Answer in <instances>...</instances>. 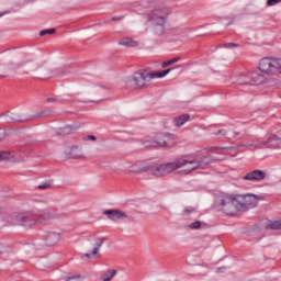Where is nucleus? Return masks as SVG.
<instances>
[{"instance_id": "obj_14", "label": "nucleus", "mask_w": 281, "mask_h": 281, "mask_svg": "<svg viewBox=\"0 0 281 281\" xmlns=\"http://www.w3.org/2000/svg\"><path fill=\"white\" fill-rule=\"evenodd\" d=\"M267 145H269L270 148H280L281 137L272 135L268 138V142L255 144V146H267Z\"/></svg>"}, {"instance_id": "obj_27", "label": "nucleus", "mask_w": 281, "mask_h": 281, "mask_svg": "<svg viewBox=\"0 0 281 281\" xmlns=\"http://www.w3.org/2000/svg\"><path fill=\"white\" fill-rule=\"evenodd\" d=\"M222 47H225L226 49H232V47H238V44L236 43H224Z\"/></svg>"}, {"instance_id": "obj_10", "label": "nucleus", "mask_w": 281, "mask_h": 281, "mask_svg": "<svg viewBox=\"0 0 281 281\" xmlns=\"http://www.w3.org/2000/svg\"><path fill=\"white\" fill-rule=\"evenodd\" d=\"M265 82V76L252 72L251 74V82L247 80V76H241L238 79V85H262Z\"/></svg>"}, {"instance_id": "obj_28", "label": "nucleus", "mask_w": 281, "mask_h": 281, "mask_svg": "<svg viewBox=\"0 0 281 281\" xmlns=\"http://www.w3.org/2000/svg\"><path fill=\"white\" fill-rule=\"evenodd\" d=\"M278 3H281V0H268L267 1V5L269 8L273 7V5H278Z\"/></svg>"}, {"instance_id": "obj_4", "label": "nucleus", "mask_w": 281, "mask_h": 281, "mask_svg": "<svg viewBox=\"0 0 281 281\" xmlns=\"http://www.w3.org/2000/svg\"><path fill=\"white\" fill-rule=\"evenodd\" d=\"M172 71V68H169L167 70H161L158 72H148V71H143V72H135L134 75L130 76L126 78V85L127 87H138V89H142L144 87H148V82L150 80H155V78H164L168 76Z\"/></svg>"}, {"instance_id": "obj_20", "label": "nucleus", "mask_w": 281, "mask_h": 281, "mask_svg": "<svg viewBox=\"0 0 281 281\" xmlns=\"http://www.w3.org/2000/svg\"><path fill=\"white\" fill-rule=\"evenodd\" d=\"M189 120H190V115L182 114V115L175 119V124L177 126H183V124H186V122H188Z\"/></svg>"}, {"instance_id": "obj_15", "label": "nucleus", "mask_w": 281, "mask_h": 281, "mask_svg": "<svg viewBox=\"0 0 281 281\" xmlns=\"http://www.w3.org/2000/svg\"><path fill=\"white\" fill-rule=\"evenodd\" d=\"M119 45H122L123 47H137L139 42L133 40V37H123L119 40Z\"/></svg>"}, {"instance_id": "obj_2", "label": "nucleus", "mask_w": 281, "mask_h": 281, "mask_svg": "<svg viewBox=\"0 0 281 281\" xmlns=\"http://www.w3.org/2000/svg\"><path fill=\"white\" fill-rule=\"evenodd\" d=\"M259 198L256 194H224L220 199V210L229 216H234L237 212H247L251 207L258 205Z\"/></svg>"}, {"instance_id": "obj_25", "label": "nucleus", "mask_w": 281, "mask_h": 281, "mask_svg": "<svg viewBox=\"0 0 281 281\" xmlns=\"http://www.w3.org/2000/svg\"><path fill=\"white\" fill-rule=\"evenodd\" d=\"M47 34H56V29H46L40 32V36H47Z\"/></svg>"}, {"instance_id": "obj_12", "label": "nucleus", "mask_w": 281, "mask_h": 281, "mask_svg": "<svg viewBox=\"0 0 281 281\" xmlns=\"http://www.w3.org/2000/svg\"><path fill=\"white\" fill-rule=\"evenodd\" d=\"M66 155L70 157V159H85V151L81 146L72 145L66 150Z\"/></svg>"}, {"instance_id": "obj_34", "label": "nucleus", "mask_w": 281, "mask_h": 281, "mask_svg": "<svg viewBox=\"0 0 281 281\" xmlns=\"http://www.w3.org/2000/svg\"><path fill=\"white\" fill-rule=\"evenodd\" d=\"M5 137V132L3 130H0V142Z\"/></svg>"}, {"instance_id": "obj_13", "label": "nucleus", "mask_w": 281, "mask_h": 281, "mask_svg": "<svg viewBox=\"0 0 281 281\" xmlns=\"http://www.w3.org/2000/svg\"><path fill=\"white\" fill-rule=\"evenodd\" d=\"M267 173L262 170H254L244 176V181H265Z\"/></svg>"}, {"instance_id": "obj_30", "label": "nucleus", "mask_w": 281, "mask_h": 281, "mask_svg": "<svg viewBox=\"0 0 281 281\" xmlns=\"http://www.w3.org/2000/svg\"><path fill=\"white\" fill-rule=\"evenodd\" d=\"M85 142H95V136L93 135H87L83 137Z\"/></svg>"}, {"instance_id": "obj_32", "label": "nucleus", "mask_w": 281, "mask_h": 281, "mask_svg": "<svg viewBox=\"0 0 281 281\" xmlns=\"http://www.w3.org/2000/svg\"><path fill=\"white\" fill-rule=\"evenodd\" d=\"M71 131H74V127H71V125H67L64 127V133H70Z\"/></svg>"}, {"instance_id": "obj_31", "label": "nucleus", "mask_w": 281, "mask_h": 281, "mask_svg": "<svg viewBox=\"0 0 281 281\" xmlns=\"http://www.w3.org/2000/svg\"><path fill=\"white\" fill-rule=\"evenodd\" d=\"M192 212H194V207H192V206L184 209V214H187V215L192 214Z\"/></svg>"}, {"instance_id": "obj_24", "label": "nucleus", "mask_w": 281, "mask_h": 281, "mask_svg": "<svg viewBox=\"0 0 281 281\" xmlns=\"http://www.w3.org/2000/svg\"><path fill=\"white\" fill-rule=\"evenodd\" d=\"M203 225V222L196 221L189 225L190 229H201V226Z\"/></svg>"}, {"instance_id": "obj_3", "label": "nucleus", "mask_w": 281, "mask_h": 281, "mask_svg": "<svg viewBox=\"0 0 281 281\" xmlns=\"http://www.w3.org/2000/svg\"><path fill=\"white\" fill-rule=\"evenodd\" d=\"M34 216L40 221H52L54 218V213L47 210H33L26 213H14L10 217V223L12 225H23L24 227H30L31 225H36V221H32L31 218Z\"/></svg>"}, {"instance_id": "obj_9", "label": "nucleus", "mask_w": 281, "mask_h": 281, "mask_svg": "<svg viewBox=\"0 0 281 281\" xmlns=\"http://www.w3.org/2000/svg\"><path fill=\"white\" fill-rule=\"evenodd\" d=\"M103 214L108 216L109 221H126L128 218V214L122 210H105Z\"/></svg>"}, {"instance_id": "obj_1", "label": "nucleus", "mask_w": 281, "mask_h": 281, "mask_svg": "<svg viewBox=\"0 0 281 281\" xmlns=\"http://www.w3.org/2000/svg\"><path fill=\"white\" fill-rule=\"evenodd\" d=\"M181 168L183 169V175H190L192 170L201 168V160H189L186 158H180L173 162H167L162 165L157 162H149L146 160H134L127 162L123 171L125 175H144V172H150L153 177H166V175H170V172H175V170H179Z\"/></svg>"}, {"instance_id": "obj_35", "label": "nucleus", "mask_w": 281, "mask_h": 281, "mask_svg": "<svg viewBox=\"0 0 281 281\" xmlns=\"http://www.w3.org/2000/svg\"><path fill=\"white\" fill-rule=\"evenodd\" d=\"M47 102H56V98L55 97L47 98Z\"/></svg>"}, {"instance_id": "obj_23", "label": "nucleus", "mask_w": 281, "mask_h": 281, "mask_svg": "<svg viewBox=\"0 0 281 281\" xmlns=\"http://www.w3.org/2000/svg\"><path fill=\"white\" fill-rule=\"evenodd\" d=\"M181 60V57L172 58L168 61L162 63V67H170V65H175V63H179Z\"/></svg>"}, {"instance_id": "obj_5", "label": "nucleus", "mask_w": 281, "mask_h": 281, "mask_svg": "<svg viewBox=\"0 0 281 281\" xmlns=\"http://www.w3.org/2000/svg\"><path fill=\"white\" fill-rule=\"evenodd\" d=\"M168 9H155L147 14V23L154 27V32L161 36L166 32V23H168Z\"/></svg>"}, {"instance_id": "obj_19", "label": "nucleus", "mask_w": 281, "mask_h": 281, "mask_svg": "<svg viewBox=\"0 0 281 281\" xmlns=\"http://www.w3.org/2000/svg\"><path fill=\"white\" fill-rule=\"evenodd\" d=\"M217 135H223L224 137H227L228 139H232V138H237V139H240L241 135L240 133H236L235 135L232 134L231 132H227L226 130H221L217 132Z\"/></svg>"}, {"instance_id": "obj_7", "label": "nucleus", "mask_w": 281, "mask_h": 281, "mask_svg": "<svg viewBox=\"0 0 281 281\" xmlns=\"http://www.w3.org/2000/svg\"><path fill=\"white\" fill-rule=\"evenodd\" d=\"M177 142L175 140V136L168 133L157 134L154 144H146V146H160L161 148H170V146H175Z\"/></svg>"}, {"instance_id": "obj_22", "label": "nucleus", "mask_w": 281, "mask_h": 281, "mask_svg": "<svg viewBox=\"0 0 281 281\" xmlns=\"http://www.w3.org/2000/svg\"><path fill=\"white\" fill-rule=\"evenodd\" d=\"M268 229H281V220L274 221V222H270L267 225Z\"/></svg>"}, {"instance_id": "obj_6", "label": "nucleus", "mask_w": 281, "mask_h": 281, "mask_svg": "<svg viewBox=\"0 0 281 281\" xmlns=\"http://www.w3.org/2000/svg\"><path fill=\"white\" fill-rule=\"evenodd\" d=\"M259 71L267 74V76H280L281 74V58L266 57L259 61Z\"/></svg>"}, {"instance_id": "obj_8", "label": "nucleus", "mask_w": 281, "mask_h": 281, "mask_svg": "<svg viewBox=\"0 0 281 281\" xmlns=\"http://www.w3.org/2000/svg\"><path fill=\"white\" fill-rule=\"evenodd\" d=\"M104 240H106V238H98L94 243V247L92 251L81 254L80 258L82 260H91V258H95V256H100V248L102 247V245H104Z\"/></svg>"}, {"instance_id": "obj_16", "label": "nucleus", "mask_w": 281, "mask_h": 281, "mask_svg": "<svg viewBox=\"0 0 281 281\" xmlns=\"http://www.w3.org/2000/svg\"><path fill=\"white\" fill-rule=\"evenodd\" d=\"M115 276H117V270L111 269V270H106L105 272H103L101 274V277L99 278L100 281H111L115 278Z\"/></svg>"}, {"instance_id": "obj_29", "label": "nucleus", "mask_w": 281, "mask_h": 281, "mask_svg": "<svg viewBox=\"0 0 281 281\" xmlns=\"http://www.w3.org/2000/svg\"><path fill=\"white\" fill-rule=\"evenodd\" d=\"M36 0H20V5H27L30 3H34Z\"/></svg>"}, {"instance_id": "obj_33", "label": "nucleus", "mask_w": 281, "mask_h": 281, "mask_svg": "<svg viewBox=\"0 0 281 281\" xmlns=\"http://www.w3.org/2000/svg\"><path fill=\"white\" fill-rule=\"evenodd\" d=\"M225 271H227V268H226V267H220V268H217V270H216L217 273H225Z\"/></svg>"}, {"instance_id": "obj_17", "label": "nucleus", "mask_w": 281, "mask_h": 281, "mask_svg": "<svg viewBox=\"0 0 281 281\" xmlns=\"http://www.w3.org/2000/svg\"><path fill=\"white\" fill-rule=\"evenodd\" d=\"M59 281H85V277L81 274H67L66 277L59 278Z\"/></svg>"}, {"instance_id": "obj_18", "label": "nucleus", "mask_w": 281, "mask_h": 281, "mask_svg": "<svg viewBox=\"0 0 281 281\" xmlns=\"http://www.w3.org/2000/svg\"><path fill=\"white\" fill-rule=\"evenodd\" d=\"M4 122H23V119L19 114L8 113L3 115Z\"/></svg>"}, {"instance_id": "obj_36", "label": "nucleus", "mask_w": 281, "mask_h": 281, "mask_svg": "<svg viewBox=\"0 0 281 281\" xmlns=\"http://www.w3.org/2000/svg\"><path fill=\"white\" fill-rule=\"evenodd\" d=\"M111 19H112V21H122V18H120V16H112Z\"/></svg>"}, {"instance_id": "obj_21", "label": "nucleus", "mask_w": 281, "mask_h": 281, "mask_svg": "<svg viewBox=\"0 0 281 281\" xmlns=\"http://www.w3.org/2000/svg\"><path fill=\"white\" fill-rule=\"evenodd\" d=\"M14 154L11 151H0V161H8V159H12Z\"/></svg>"}, {"instance_id": "obj_26", "label": "nucleus", "mask_w": 281, "mask_h": 281, "mask_svg": "<svg viewBox=\"0 0 281 281\" xmlns=\"http://www.w3.org/2000/svg\"><path fill=\"white\" fill-rule=\"evenodd\" d=\"M52 188V184L49 182H42L37 186V190H49Z\"/></svg>"}, {"instance_id": "obj_37", "label": "nucleus", "mask_w": 281, "mask_h": 281, "mask_svg": "<svg viewBox=\"0 0 281 281\" xmlns=\"http://www.w3.org/2000/svg\"><path fill=\"white\" fill-rule=\"evenodd\" d=\"M3 16V14H0V18Z\"/></svg>"}, {"instance_id": "obj_11", "label": "nucleus", "mask_w": 281, "mask_h": 281, "mask_svg": "<svg viewBox=\"0 0 281 281\" xmlns=\"http://www.w3.org/2000/svg\"><path fill=\"white\" fill-rule=\"evenodd\" d=\"M43 238L47 247H54V245H57L60 240V233L47 232L44 234Z\"/></svg>"}]
</instances>
